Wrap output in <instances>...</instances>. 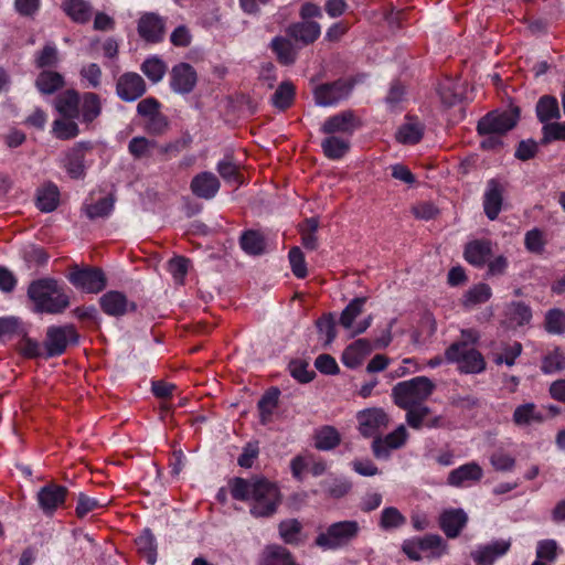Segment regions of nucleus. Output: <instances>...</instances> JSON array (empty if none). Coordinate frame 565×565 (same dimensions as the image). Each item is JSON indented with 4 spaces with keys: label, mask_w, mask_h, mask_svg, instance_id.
<instances>
[{
    "label": "nucleus",
    "mask_w": 565,
    "mask_h": 565,
    "mask_svg": "<svg viewBox=\"0 0 565 565\" xmlns=\"http://www.w3.org/2000/svg\"><path fill=\"white\" fill-rule=\"evenodd\" d=\"M235 500L249 504V513L256 519L271 518L281 503L278 487L265 478H235L231 486Z\"/></svg>",
    "instance_id": "1"
},
{
    "label": "nucleus",
    "mask_w": 565,
    "mask_h": 565,
    "mask_svg": "<svg viewBox=\"0 0 565 565\" xmlns=\"http://www.w3.org/2000/svg\"><path fill=\"white\" fill-rule=\"evenodd\" d=\"M28 296L38 312L57 315L70 306V297L63 287L53 278L34 280L28 288Z\"/></svg>",
    "instance_id": "2"
},
{
    "label": "nucleus",
    "mask_w": 565,
    "mask_h": 565,
    "mask_svg": "<svg viewBox=\"0 0 565 565\" xmlns=\"http://www.w3.org/2000/svg\"><path fill=\"white\" fill-rule=\"evenodd\" d=\"M435 384L426 376H417L397 383L392 395L395 404L401 408L422 405L433 393Z\"/></svg>",
    "instance_id": "3"
},
{
    "label": "nucleus",
    "mask_w": 565,
    "mask_h": 565,
    "mask_svg": "<svg viewBox=\"0 0 565 565\" xmlns=\"http://www.w3.org/2000/svg\"><path fill=\"white\" fill-rule=\"evenodd\" d=\"M360 530L359 522L354 520L335 522L316 537V544L323 550H339L355 540Z\"/></svg>",
    "instance_id": "4"
},
{
    "label": "nucleus",
    "mask_w": 565,
    "mask_h": 565,
    "mask_svg": "<svg viewBox=\"0 0 565 565\" xmlns=\"http://www.w3.org/2000/svg\"><path fill=\"white\" fill-rule=\"evenodd\" d=\"M402 551L411 561L418 562L423 558L422 553L428 558H439L447 552V544L438 534H428L423 537L405 540Z\"/></svg>",
    "instance_id": "5"
},
{
    "label": "nucleus",
    "mask_w": 565,
    "mask_h": 565,
    "mask_svg": "<svg viewBox=\"0 0 565 565\" xmlns=\"http://www.w3.org/2000/svg\"><path fill=\"white\" fill-rule=\"evenodd\" d=\"M445 355L449 362H456L458 369L463 373H480L486 369L482 354L470 345H467L465 341L452 343L446 350Z\"/></svg>",
    "instance_id": "6"
},
{
    "label": "nucleus",
    "mask_w": 565,
    "mask_h": 565,
    "mask_svg": "<svg viewBox=\"0 0 565 565\" xmlns=\"http://www.w3.org/2000/svg\"><path fill=\"white\" fill-rule=\"evenodd\" d=\"M520 119V108L512 106L505 111H490L483 116L477 125L479 134L495 132L504 136L513 129Z\"/></svg>",
    "instance_id": "7"
},
{
    "label": "nucleus",
    "mask_w": 565,
    "mask_h": 565,
    "mask_svg": "<svg viewBox=\"0 0 565 565\" xmlns=\"http://www.w3.org/2000/svg\"><path fill=\"white\" fill-rule=\"evenodd\" d=\"M78 342V333L72 324L52 326L44 340L45 358L62 355L70 344Z\"/></svg>",
    "instance_id": "8"
},
{
    "label": "nucleus",
    "mask_w": 565,
    "mask_h": 565,
    "mask_svg": "<svg viewBox=\"0 0 565 565\" xmlns=\"http://www.w3.org/2000/svg\"><path fill=\"white\" fill-rule=\"evenodd\" d=\"M67 278L74 287L89 294L102 291L107 284L104 271L97 267L79 268L74 265Z\"/></svg>",
    "instance_id": "9"
},
{
    "label": "nucleus",
    "mask_w": 565,
    "mask_h": 565,
    "mask_svg": "<svg viewBox=\"0 0 565 565\" xmlns=\"http://www.w3.org/2000/svg\"><path fill=\"white\" fill-rule=\"evenodd\" d=\"M353 85L344 79H339L329 84H321L315 88L313 95L318 106L328 107L345 99Z\"/></svg>",
    "instance_id": "10"
},
{
    "label": "nucleus",
    "mask_w": 565,
    "mask_h": 565,
    "mask_svg": "<svg viewBox=\"0 0 565 565\" xmlns=\"http://www.w3.org/2000/svg\"><path fill=\"white\" fill-rule=\"evenodd\" d=\"M359 430L364 437H380L379 435L390 423L388 415L382 408H367L358 413Z\"/></svg>",
    "instance_id": "11"
},
{
    "label": "nucleus",
    "mask_w": 565,
    "mask_h": 565,
    "mask_svg": "<svg viewBox=\"0 0 565 565\" xmlns=\"http://www.w3.org/2000/svg\"><path fill=\"white\" fill-rule=\"evenodd\" d=\"M360 127V120L352 110H344L327 118L321 126L326 135L341 134L344 138L351 137Z\"/></svg>",
    "instance_id": "12"
},
{
    "label": "nucleus",
    "mask_w": 565,
    "mask_h": 565,
    "mask_svg": "<svg viewBox=\"0 0 565 565\" xmlns=\"http://www.w3.org/2000/svg\"><path fill=\"white\" fill-rule=\"evenodd\" d=\"M116 93L124 102H135L146 93V83L137 73H125L117 81Z\"/></svg>",
    "instance_id": "13"
},
{
    "label": "nucleus",
    "mask_w": 565,
    "mask_h": 565,
    "mask_svg": "<svg viewBox=\"0 0 565 565\" xmlns=\"http://www.w3.org/2000/svg\"><path fill=\"white\" fill-rule=\"evenodd\" d=\"M407 438V431L404 425H399L394 431L385 436V438L376 437L372 443L373 455L377 459H388L391 450L401 448Z\"/></svg>",
    "instance_id": "14"
},
{
    "label": "nucleus",
    "mask_w": 565,
    "mask_h": 565,
    "mask_svg": "<svg viewBox=\"0 0 565 565\" xmlns=\"http://www.w3.org/2000/svg\"><path fill=\"white\" fill-rule=\"evenodd\" d=\"M198 81L196 72L188 63H179L171 70L170 86L178 94H189Z\"/></svg>",
    "instance_id": "15"
},
{
    "label": "nucleus",
    "mask_w": 565,
    "mask_h": 565,
    "mask_svg": "<svg viewBox=\"0 0 565 565\" xmlns=\"http://www.w3.org/2000/svg\"><path fill=\"white\" fill-rule=\"evenodd\" d=\"M164 32V20L157 13L147 12L138 21V33L147 42H160Z\"/></svg>",
    "instance_id": "16"
},
{
    "label": "nucleus",
    "mask_w": 565,
    "mask_h": 565,
    "mask_svg": "<svg viewBox=\"0 0 565 565\" xmlns=\"http://www.w3.org/2000/svg\"><path fill=\"white\" fill-rule=\"evenodd\" d=\"M510 547L511 540H497L478 546L471 552V557L477 565H492L497 558L507 554Z\"/></svg>",
    "instance_id": "17"
},
{
    "label": "nucleus",
    "mask_w": 565,
    "mask_h": 565,
    "mask_svg": "<svg viewBox=\"0 0 565 565\" xmlns=\"http://www.w3.org/2000/svg\"><path fill=\"white\" fill-rule=\"evenodd\" d=\"M483 477V469L475 461L461 465L451 470L448 475L447 482L451 487L461 488L471 482H479Z\"/></svg>",
    "instance_id": "18"
},
{
    "label": "nucleus",
    "mask_w": 565,
    "mask_h": 565,
    "mask_svg": "<svg viewBox=\"0 0 565 565\" xmlns=\"http://www.w3.org/2000/svg\"><path fill=\"white\" fill-rule=\"evenodd\" d=\"M67 489L58 484H47L38 492V501L44 513H53L65 501Z\"/></svg>",
    "instance_id": "19"
},
{
    "label": "nucleus",
    "mask_w": 565,
    "mask_h": 565,
    "mask_svg": "<svg viewBox=\"0 0 565 565\" xmlns=\"http://www.w3.org/2000/svg\"><path fill=\"white\" fill-rule=\"evenodd\" d=\"M503 191L502 184L495 179L488 181L483 195V210L487 217L491 221H494L501 212Z\"/></svg>",
    "instance_id": "20"
},
{
    "label": "nucleus",
    "mask_w": 565,
    "mask_h": 565,
    "mask_svg": "<svg viewBox=\"0 0 565 565\" xmlns=\"http://www.w3.org/2000/svg\"><path fill=\"white\" fill-rule=\"evenodd\" d=\"M468 522V515L462 509L445 510L439 516V526L448 539H456Z\"/></svg>",
    "instance_id": "21"
},
{
    "label": "nucleus",
    "mask_w": 565,
    "mask_h": 565,
    "mask_svg": "<svg viewBox=\"0 0 565 565\" xmlns=\"http://www.w3.org/2000/svg\"><path fill=\"white\" fill-rule=\"evenodd\" d=\"M99 303L105 313L114 317L122 316L128 310L135 311L136 305L129 302L127 297L120 291H108L99 299Z\"/></svg>",
    "instance_id": "22"
},
{
    "label": "nucleus",
    "mask_w": 565,
    "mask_h": 565,
    "mask_svg": "<svg viewBox=\"0 0 565 565\" xmlns=\"http://www.w3.org/2000/svg\"><path fill=\"white\" fill-rule=\"evenodd\" d=\"M220 186L221 183L216 175L207 171L196 174L190 184L192 193L205 200L213 199L217 194Z\"/></svg>",
    "instance_id": "23"
},
{
    "label": "nucleus",
    "mask_w": 565,
    "mask_h": 565,
    "mask_svg": "<svg viewBox=\"0 0 565 565\" xmlns=\"http://www.w3.org/2000/svg\"><path fill=\"white\" fill-rule=\"evenodd\" d=\"M286 33L296 42H299L302 45H309L320 36L321 26L315 21H301L290 24L286 29Z\"/></svg>",
    "instance_id": "24"
},
{
    "label": "nucleus",
    "mask_w": 565,
    "mask_h": 565,
    "mask_svg": "<svg viewBox=\"0 0 565 565\" xmlns=\"http://www.w3.org/2000/svg\"><path fill=\"white\" fill-rule=\"evenodd\" d=\"M90 149L89 142H79L75 145L67 153L64 167L73 179H81L85 175V151Z\"/></svg>",
    "instance_id": "25"
},
{
    "label": "nucleus",
    "mask_w": 565,
    "mask_h": 565,
    "mask_svg": "<svg viewBox=\"0 0 565 565\" xmlns=\"http://www.w3.org/2000/svg\"><path fill=\"white\" fill-rule=\"evenodd\" d=\"M492 255V244L488 239H475L465 247V259L476 266L482 267Z\"/></svg>",
    "instance_id": "26"
},
{
    "label": "nucleus",
    "mask_w": 565,
    "mask_h": 565,
    "mask_svg": "<svg viewBox=\"0 0 565 565\" xmlns=\"http://www.w3.org/2000/svg\"><path fill=\"white\" fill-rule=\"evenodd\" d=\"M372 350L373 345L371 341L367 339H358L343 351L342 362L345 366L355 369Z\"/></svg>",
    "instance_id": "27"
},
{
    "label": "nucleus",
    "mask_w": 565,
    "mask_h": 565,
    "mask_svg": "<svg viewBox=\"0 0 565 565\" xmlns=\"http://www.w3.org/2000/svg\"><path fill=\"white\" fill-rule=\"evenodd\" d=\"M63 12L75 23L85 24L93 15V7L87 0H63Z\"/></svg>",
    "instance_id": "28"
},
{
    "label": "nucleus",
    "mask_w": 565,
    "mask_h": 565,
    "mask_svg": "<svg viewBox=\"0 0 565 565\" xmlns=\"http://www.w3.org/2000/svg\"><path fill=\"white\" fill-rule=\"evenodd\" d=\"M545 417L534 403H524L515 407L512 420L518 427L542 424Z\"/></svg>",
    "instance_id": "29"
},
{
    "label": "nucleus",
    "mask_w": 565,
    "mask_h": 565,
    "mask_svg": "<svg viewBox=\"0 0 565 565\" xmlns=\"http://www.w3.org/2000/svg\"><path fill=\"white\" fill-rule=\"evenodd\" d=\"M259 565H300L289 550L281 545H268L262 554Z\"/></svg>",
    "instance_id": "30"
},
{
    "label": "nucleus",
    "mask_w": 565,
    "mask_h": 565,
    "mask_svg": "<svg viewBox=\"0 0 565 565\" xmlns=\"http://www.w3.org/2000/svg\"><path fill=\"white\" fill-rule=\"evenodd\" d=\"M79 94L68 89L56 97L55 108L63 117L74 119L79 117Z\"/></svg>",
    "instance_id": "31"
},
{
    "label": "nucleus",
    "mask_w": 565,
    "mask_h": 565,
    "mask_svg": "<svg viewBox=\"0 0 565 565\" xmlns=\"http://www.w3.org/2000/svg\"><path fill=\"white\" fill-rule=\"evenodd\" d=\"M270 49L276 54L277 61L282 65H292L298 55L297 46L290 39L275 36L270 42Z\"/></svg>",
    "instance_id": "32"
},
{
    "label": "nucleus",
    "mask_w": 565,
    "mask_h": 565,
    "mask_svg": "<svg viewBox=\"0 0 565 565\" xmlns=\"http://www.w3.org/2000/svg\"><path fill=\"white\" fill-rule=\"evenodd\" d=\"M102 114V100L95 93H84L79 103L82 121L92 124Z\"/></svg>",
    "instance_id": "33"
},
{
    "label": "nucleus",
    "mask_w": 565,
    "mask_h": 565,
    "mask_svg": "<svg viewBox=\"0 0 565 565\" xmlns=\"http://www.w3.org/2000/svg\"><path fill=\"white\" fill-rule=\"evenodd\" d=\"M321 148L327 158L339 160L350 150V141L348 138L330 135L322 140Z\"/></svg>",
    "instance_id": "34"
},
{
    "label": "nucleus",
    "mask_w": 565,
    "mask_h": 565,
    "mask_svg": "<svg viewBox=\"0 0 565 565\" xmlns=\"http://www.w3.org/2000/svg\"><path fill=\"white\" fill-rule=\"evenodd\" d=\"M279 395V390L271 387L258 401L259 420L263 425H267L271 420V415L278 405Z\"/></svg>",
    "instance_id": "35"
},
{
    "label": "nucleus",
    "mask_w": 565,
    "mask_h": 565,
    "mask_svg": "<svg viewBox=\"0 0 565 565\" xmlns=\"http://www.w3.org/2000/svg\"><path fill=\"white\" fill-rule=\"evenodd\" d=\"M536 116L541 122L550 124L552 119H558L561 117L558 102L551 95L542 96L536 104Z\"/></svg>",
    "instance_id": "36"
},
{
    "label": "nucleus",
    "mask_w": 565,
    "mask_h": 565,
    "mask_svg": "<svg viewBox=\"0 0 565 565\" xmlns=\"http://www.w3.org/2000/svg\"><path fill=\"white\" fill-rule=\"evenodd\" d=\"M424 134V125L415 118H408L397 131V140L402 143H417Z\"/></svg>",
    "instance_id": "37"
},
{
    "label": "nucleus",
    "mask_w": 565,
    "mask_h": 565,
    "mask_svg": "<svg viewBox=\"0 0 565 565\" xmlns=\"http://www.w3.org/2000/svg\"><path fill=\"white\" fill-rule=\"evenodd\" d=\"M505 317L515 327H522L531 321L532 310L523 301H512L507 306Z\"/></svg>",
    "instance_id": "38"
},
{
    "label": "nucleus",
    "mask_w": 565,
    "mask_h": 565,
    "mask_svg": "<svg viewBox=\"0 0 565 565\" xmlns=\"http://www.w3.org/2000/svg\"><path fill=\"white\" fill-rule=\"evenodd\" d=\"M60 192L55 184L49 183L38 192L36 206L40 211L50 213L58 205Z\"/></svg>",
    "instance_id": "39"
},
{
    "label": "nucleus",
    "mask_w": 565,
    "mask_h": 565,
    "mask_svg": "<svg viewBox=\"0 0 565 565\" xmlns=\"http://www.w3.org/2000/svg\"><path fill=\"white\" fill-rule=\"evenodd\" d=\"M239 245L246 254L253 256L263 254L266 246L264 236L254 230H248L242 234Z\"/></svg>",
    "instance_id": "40"
},
{
    "label": "nucleus",
    "mask_w": 565,
    "mask_h": 565,
    "mask_svg": "<svg viewBox=\"0 0 565 565\" xmlns=\"http://www.w3.org/2000/svg\"><path fill=\"white\" fill-rule=\"evenodd\" d=\"M492 296V290L489 285L480 282L468 289L462 296V306L472 308L477 305L487 302Z\"/></svg>",
    "instance_id": "41"
},
{
    "label": "nucleus",
    "mask_w": 565,
    "mask_h": 565,
    "mask_svg": "<svg viewBox=\"0 0 565 565\" xmlns=\"http://www.w3.org/2000/svg\"><path fill=\"white\" fill-rule=\"evenodd\" d=\"M366 297L352 299L342 310L339 322L344 329H352L354 320L363 312Z\"/></svg>",
    "instance_id": "42"
},
{
    "label": "nucleus",
    "mask_w": 565,
    "mask_h": 565,
    "mask_svg": "<svg viewBox=\"0 0 565 565\" xmlns=\"http://www.w3.org/2000/svg\"><path fill=\"white\" fill-rule=\"evenodd\" d=\"M322 491L334 499H340L349 493L352 484L344 478L330 477L320 482Z\"/></svg>",
    "instance_id": "43"
},
{
    "label": "nucleus",
    "mask_w": 565,
    "mask_h": 565,
    "mask_svg": "<svg viewBox=\"0 0 565 565\" xmlns=\"http://www.w3.org/2000/svg\"><path fill=\"white\" fill-rule=\"evenodd\" d=\"M114 204L115 199L113 198V195H108L106 198L98 200L94 204L84 205L83 211L89 220L94 221L98 217L104 218L109 216L114 210Z\"/></svg>",
    "instance_id": "44"
},
{
    "label": "nucleus",
    "mask_w": 565,
    "mask_h": 565,
    "mask_svg": "<svg viewBox=\"0 0 565 565\" xmlns=\"http://www.w3.org/2000/svg\"><path fill=\"white\" fill-rule=\"evenodd\" d=\"M136 546L138 552L147 559L151 565L157 559V547L154 536L150 530H145L141 535L136 539Z\"/></svg>",
    "instance_id": "45"
},
{
    "label": "nucleus",
    "mask_w": 565,
    "mask_h": 565,
    "mask_svg": "<svg viewBox=\"0 0 565 565\" xmlns=\"http://www.w3.org/2000/svg\"><path fill=\"white\" fill-rule=\"evenodd\" d=\"M35 85L41 93L53 94L64 85V79L56 72L43 71L38 76Z\"/></svg>",
    "instance_id": "46"
},
{
    "label": "nucleus",
    "mask_w": 565,
    "mask_h": 565,
    "mask_svg": "<svg viewBox=\"0 0 565 565\" xmlns=\"http://www.w3.org/2000/svg\"><path fill=\"white\" fill-rule=\"evenodd\" d=\"M158 142L146 137H134L128 143V151L135 159L149 158Z\"/></svg>",
    "instance_id": "47"
},
{
    "label": "nucleus",
    "mask_w": 565,
    "mask_h": 565,
    "mask_svg": "<svg viewBox=\"0 0 565 565\" xmlns=\"http://www.w3.org/2000/svg\"><path fill=\"white\" fill-rule=\"evenodd\" d=\"M315 438L316 447L320 450H331L341 441L339 431L332 426H323L316 433Z\"/></svg>",
    "instance_id": "48"
},
{
    "label": "nucleus",
    "mask_w": 565,
    "mask_h": 565,
    "mask_svg": "<svg viewBox=\"0 0 565 565\" xmlns=\"http://www.w3.org/2000/svg\"><path fill=\"white\" fill-rule=\"evenodd\" d=\"M406 523V518L394 507L385 508L381 512L379 525L384 531L398 529Z\"/></svg>",
    "instance_id": "49"
},
{
    "label": "nucleus",
    "mask_w": 565,
    "mask_h": 565,
    "mask_svg": "<svg viewBox=\"0 0 565 565\" xmlns=\"http://www.w3.org/2000/svg\"><path fill=\"white\" fill-rule=\"evenodd\" d=\"M441 102L447 106H454L462 99V89L458 83L447 79L438 89Z\"/></svg>",
    "instance_id": "50"
},
{
    "label": "nucleus",
    "mask_w": 565,
    "mask_h": 565,
    "mask_svg": "<svg viewBox=\"0 0 565 565\" xmlns=\"http://www.w3.org/2000/svg\"><path fill=\"white\" fill-rule=\"evenodd\" d=\"M318 332L321 337H324L323 347H329L337 337L335 320L333 313H326L316 322Z\"/></svg>",
    "instance_id": "51"
},
{
    "label": "nucleus",
    "mask_w": 565,
    "mask_h": 565,
    "mask_svg": "<svg viewBox=\"0 0 565 565\" xmlns=\"http://www.w3.org/2000/svg\"><path fill=\"white\" fill-rule=\"evenodd\" d=\"M295 96V87L290 82H282L271 97L275 107L284 110L288 108Z\"/></svg>",
    "instance_id": "52"
},
{
    "label": "nucleus",
    "mask_w": 565,
    "mask_h": 565,
    "mask_svg": "<svg viewBox=\"0 0 565 565\" xmlns=\"http://www.w3.org/2000/svg\"><path fill=\"white\" fill-rule=\"evenodd\" d=\"M541 370L544 374H552L565 370V354L556 348L544 356Z\"/></svg>",
    "instance_id": "53"
},
{
    "label": "nucleus",
    "mask_w": 565,
    "mask_h": 565,
    "mask_svg": "<svg viewBox=\"0 0 565 565\" xmlns=\"http://www.w3.org/2000/svg\"><path fill=\"white\" fill-rule=\"evenodd\" d=\"M546 243L545 235L540 228H532L524 235V246L530 253L543 254Z\"/></svg>",
    "instance_id": "54"
},
{
    "label": "nucleus",
    "mask_w": 565,
    "mask_h": 565,
    "mask_svg": "<svg viewBox=\"0 0 565 565\" xmlns=\"http://www.w3.org/2000/svg\"><path fill=\"white\" fill-rule=\"evenodd\" d=\"M141 71L152 83H158L163 78L167 67L160 58L151 57L142 63Z\"/></svg>",
    "instance_id": "55"
},
{
    "label": "nucleus",
    "mask_w": 565,
    "mask_h": 565,
    "mask_svg": "<svg viewBox=\"0 0 565 565\" xmlns=\"http://www.w3.org/2000/svg\"><path fill=\"white\" fill-rule=\"evenodd\" d=\"M406 411V423L414 429H420L424 420L430 414V408L424 404L404 408Z\"/></svg>",
    "instance_id": "56"
},
{
    "label": "nucleus",
    "mask_w": 565,
    "mask_h": 565,
    "mask_svg": "<svg viewBox=\"0 0 565 565\" xmlns=\"http://www.w3.org/2000/svg\"><path fill=\"white\" fill-rule=\"evenodd\" d=\"M301 524L296 519L285 520L279 523V534L285 543L295 544L299 541Z\"/></svg>",
    "instance_id": "57"
},
{
    "label": "nucleus",
    "mask_w": 565,
    "mask_h": 565,
    "mask_svg": "<svg viewBox=\"0 0 565 565\" xmlns=\"http://www.w3.org/2000/svg\"><path fill=\"white\" fill-rule=\"evenodd\" d=\"M108 504V501L106 499L98 500L95 498H89L88 495L84 493H79L77 498V505H76V515L78 518H84L87 513L98 509L104 508Z\"/></svg>",
    "instance_id": "58"
},
{
    "label": "nucleus",
    "mask_w": 565,
    "mask_h": 565,
    "mask_svg": "<svg viewBox=\"0 0 565 565\" xmlns=\"http://www.w3.org/2000/svg\"><path fill=\"white\" fill-rule=\"evenodd\" d=\"M522 353V344L520 342H513L511 345H504L501 353L493 355V362L495 364H507L513 366L516 358Z\"/></svg>",
    "instance_id": "59"
},
{
    "label": "nucleus",
    "mask_w": 565,
    "mask_h": 565,
    "mask_svg": "<svg viewBox=\"0 0 565 565\" xmlns=\"http://www.w3.org/2000/svg\"><path fill=\"white\" fill-rule=\"evenodd\" d=\"M54 135L62 140L71 139L79 134V128L75 121L56 119L53 122Z\"/></svg>",
    "instance_id": "60"
},
{
    "label": "nucleus",
    "mask_w": 565,
    "mask_h": 565,
    "mask_svg": "<svg viewBox=\"0 0 565 565\" xmlns=\"http://www.w3.org/2000/svg\"><path fill=\"white\" fill-rule=\"evenodd\" d=\"M216 170L226 182H233L236 184H241L243 182L238 166L230 159L220 161Z\"/></svg>",
    "instance_id": "61"
},
{
    "label": "nucleus",
    "mask_w": 565,
    "mask_h": 565,
    "mask_svg": "<svg viewBox=\"0 0 565 565\" xmlns=\"http://www.w3.org/2000/svg\"><path fill=\"white\" fill-rule=\"evenodd\" d=\"M545 329L550 333H563L565 331V313L559 309L550 310L545 317Z\"/></svg>",
    "instance_id": "62"
},
{
    "label": "nucleus",
    "mask_w": 565,
    "mask_h": 565,
    "mask_svg": "<svg viewBox=\"0 0 565 565\" xmlns=\"http://www.w3.org/2000/svg\"><path fill=\"white\" fill-rule=\"evenodd\" d=\"M288 258H289L292 274L297 278H305L307 276L308 271H307V265L305 262V256H303V253L301 252V249L297 246L292 247L289 250Z\"/></svg>",
    "instance_id": "63"
},
{
    "label": "nucleus",
    "mask_w": 565,
    "mask_h": 565,
    "mask_svg": "<svg viewBox=\"0 0 565 565\" xmlns=\"http://www.w3.org/2000/svg\"><path fill=\"white\" fill-rule=\"evenodd\" d=\"M541 142L547 145L552 140H565V122H550L543 126Z\"/></svg>",
    "instance_id": "64"
}]
</instances>
